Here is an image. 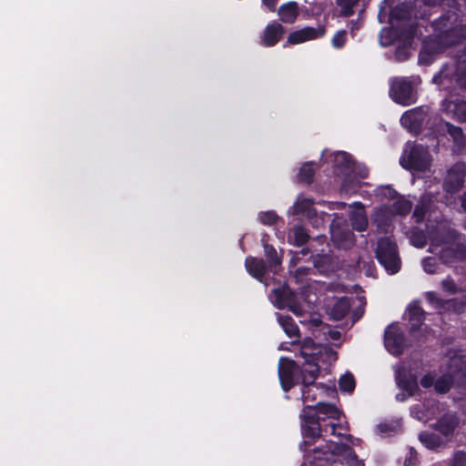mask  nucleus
Wrapping results in <instances>:
<instances>
[{"mask_svg":"<svg viewBox=\"0 0 466 466\" xmlns=\"http://www.w3.org/2000/svg\"><path fill=\"white\" fill-rule=\"evenodd\" d=\"M278 320L283 328L286 334L290 337H297L299 334V328L293 322L292 319L289 316L278 315Z\"/></svg>","mask_w":466,"mask_h":466,"instance_id":"nucleus-28","label":"nucleus"},{"mask_svg":"<svg viewBox=\"0 0 466 466\" xmlns=\"http://www.w3.org/2000/svg\"><path fill=\"white\" fill-rule=\"evenodd\" d=\"M346 43V33L345 31H339L332 38V46L335 48H340Z\"/></svg>","mask_w":466,"mask_h":466,"instance_id":"nucleus-42","label":"nucleus"},{"mask_svg":"<svg viewBox=\"0 0 466 466\" xmlns=\"http://www.w3.org/2000/svg\"><path fill=\"white\" fill-rule=\"evenodd\" d=\"M300 355L305 360L302 367V382L301 399L305 404L307 411H313L314 406L309 402H313L317 400L318 392L322 391V388L314 384L315 380L318 378L319 367L318 361L322 357L323 353H329L328 350L316 345L310 339H305L301 344Z\"/></svg>","mask_w":466,"mask_h":466,"instance_id":"nucleus-2","label":"nucleus"},{"mask_svg":"<svg viewBox=\"0 0 466 466\" xmlns=\"http://www.w3.org/2000/svg\"><path fill=\"white\" fill-rule=\"evenodd\" d=\"M377 258L389 274L397 273L401 265L397 247L390 239L385 238L378 242Z\"/></svg>","mask_w":466,"mask_h":466,"instance_id":"nucleus-6","label":"nucleus"},{"mask_svg":"<svg viewBox=\"0 0 466 466\" xmlns=\"http://www.w3.org/2000/svg\"><path fill=\"white\" fill-rule=\"evenodd\" d=\"M325 33V27L321 25L318 27H304L290 33L288 36V43L291 45L302 44L307 41L318 39L323 36Z\"/></svg>","mask_w":466,"mask_h":466,"instance_id":"nucleus-15","label":"nucleus"},{"mask_svg":"<svg viewBox=\"0 0 466 466\" xmlns=\"http://www.w3.org/2000/svg\"><path fill=\"white\" fill-rule=\"evenodd\" d=\"M400 163L402 167L420 177L431 172L432 158L423 145L408 142Z\"/></svg>","mask_w":466,"mask_h":466,"instance_id":"nucleus-3","label":"nucleus"},{"mask_svg":"<svg viewBox=\"0 0 466 466\" xmlns=\"http://www.w3.org/2000/svg\"><path fill=\"white\" fill-rule=\"evenodd\" d=\"M313 415H317L319 420L325 419L339 420L340 411L334 405L319 402Z\"/></svg>","mask_w":466,"mask_h":466,"instance_id":"nucleus-22","label":"nucleus"},{"mask_svg":"<svg viewBox=\"0 0 466 466\" xmlns=\"http://www.w3.org/2000/svg\"><path fill=\"white\" fill-rule=\"evenodd\" d=\"M453 376L456 377V378H460L461 376V370L460 371H456L455 375H453Z\"/></svg>","mask_w":466,"mask_h":466,"instance_id":"nucleus-59","label":"nucleus"},{"mask_svg":"<svg viewBox=\"0 0 466 466\" xmlns=\"http://www.w3.org/2000/svg\"><path fill=\"white\" fill-rule=\"evenodd\" d=\"M330 161L333 163L337 176H343L341 183V190L345 193L351 191L350 184L353 182L356 177L364 178L368 175V169L360 167L353 162L351 157L344 152L339 151L329 155Z\"/></svg>","mask_w":466,"mask_h":466,"instance_id":"nucleus-4","label":"nucleus"},{"mask_svg":"<svg viewBox=\"0 0 466 466\" xmlns=\"http://www.w3.org/2000/svg\"><path fill=\"white\" fill-rule=\"evenodd\" d=\"M451 466H466V453L463 451L455 453Z\"/></svg>","mask_w":466,"mask_h":466,"instance_id":"nucleus-43","label":"nucleus"},{"mask_svg":"<svg viewBox=\"0 0 466 466\" xmlns=\"http://www.w3.org/2000/svg\"><path fill=\"white\" fill-rule=\"evenodd\" d=\"M301 429L305 439V442L314 440L320 436L319 420L313 415V411H307L303 409L301 413Z\"/></svg>","mask_w":466,"mask_h":466,"instance_id":"nucleus-14","label":"nucleus"},{"mask_svg":"<svg viewBox=\"0 0 466 466\" xmlns=\"http://www.w3.org/2000/svg\"><path fill=\"white\" fill-rule=\"evenodd\" d=\"M280 19L284 23H293L298 15V5L296 3H289L282 5L279 9Z\"/></svg>","mask_w":466,"mask_h":466,"instance_id":"nucleus-26","label":"nucleus"},{"mask_svg":"<svg viewBox=\"0 0 466 466\" xmlns=\"http://www.w3.org/2000/svg\"><path fill=\"white\" fill-rule=\"evenodd\" d=\"M350 304L348 299L341 298L327 308L329 317L335 320L342 319L349 312Z\"/></svg>","mask_w":466,"mask_h":466,"instance_id":"nucleus-19","label":"nucleus"},{"mask_svg":"<svg viewBox=\"0 0 466 466\" xmlns=\"http://www.w3.org/2000/svg\"><path fill=\"white\" fill-rule=\"evenodd\" d=\"M359 0H337V5L340 8L341 15L348 16L353 13V6Z\"/></svg>","mask_w":466,"mask_h":466,"instance_id":"nucleus-38","label":"nucleus"},{"mask_svg":"<svg viewBox=\"0 0 466 466\" xmlns=\"http://www.w3.org/2000/svg\"><path fill=\"white\" fill-rule=\"evenodd\" d=\"M259 221L268 226L274 225L278 220V216L273 211L261 212L258 215Z\"/></svg>","mask_w":466,"mask_h":466,"instance_id":"nucleus-39","label":"nucleus"},{"mask_svg":"<svg viewBox=\"0 0 466 466\" xmlns=\"http://www.w3.org/2000/svg\"><path fill=\"white\" fill-rule=\"evenodd\" d=\"M434 382V380H433V377L431 376V375H426L424 376L421 380H420V383L421 385L424 387V388H429L431 387Z\"/></svg>","mask_w":466,"mask_h":466,"instance_id":"nucleus-46","label":"nucleus"},{"mask_svg":"<svg viewBox=\"0 0 466 466\" xmlns=\"http://www.w3.org/2000/svg\"><path fill=\"white\" fill-rule=\"evenodd\" d=\"M420 441L429 449H436L441 445L440 438L433 433H421L420 435Z\"/></svg>","mask_w":466,"mask_h":466,"instance_id":"nucleus-32","label":"nucleus"},{"mask_svg":"<svg viewBox=\"0 0 466 466\" xmlns=\"http://www.w3.org/2000/svg\"><path fill=\"white\" fill-rule=\"evenodd\" d=\"M407 315L409 319V322L410 323V328L412 330L417 329L422 323L423 319V310L417 303H411L408 309Z\"/></svg>","mask_w":466,"mask_h":466,"instance_id":"nucleus-25","label":"nucleus"},{"mask_svg":"<svg viewBox=\"0 0 466 466\" xmlns=\"http://www.w3.org/2000/svg\"><path fill=\"white\" fill-rule=\"evenodd\" d=\"M384 344L390 354L399 355L401 353L404 347V338L402 330L398 325H390L387 328L384 335Z\"/></svg>","mask_w":466,"mask_h":466,"instance_id":"nucleus-13","label":"nucleus"},{"mask_svg":"<svg viewBox=\"0 0 466 466\" xmlns=\"http://www.w3.org/2000/svg\"><path fill=\"white\" fill-rule=\"evenodd\" d=\"M325 431L347 441V443L339 445L331 441L329 444L318 446L309 451L305 456V463L309 466H329L333 464L359 466L357 456L350 447L352 439L348 435L347 424L342 422H329L325 426Z\"/></svg>","mask_w":466,"mask_h":466,"instance_id":"nucleus-1","label":"nucleus"},{"mask_svg":"<svg viewBox=\"0 0 466 466\" xmlns=\"http://www.w3.org/2000/svg\"><path fill=\"white\" fill-rule=\"evenodd\" d=\"M418 83L417 79H413V82L397 77L390 81V97L397 103L408 106L416 101V94L414 90V85Z\"/></svg>","mask_w":466,"mask_h":466,"instance_id":"nucleus-7","label":"nucleus"},{"mask_svg":"<svg viewBox=\"0 0 466 466\" xmlns=\"http://www.w3.org/2000/svg\"><path fill=\"white\" fill-rule=\"evenodd\" d=\"M453 255V250L451 249V248H446L444 250L441 251V259L444 261V262H450L451 259H450V256L451 255Z\"/></svg>","mask_w":466,"mask_h":466,"instance_id":"nucleus-47","label":"nucleus"},{"mask_svg":"<svg viewBox=\"0 0 466 466\" xmlns=\"http://www.w3.org/2000/svg\"><path fill=\"white\" fill-rule=\"evenodd\" d=\"M452 384L451 376H443L434 382L435 390L440 393L447 392Z\"/></svg>","mask_w":466,"mask_h":466,"instance_id":"nucleus-37","label":"nucleus"},{"mask_svg":"<svg viewBox=\"0 0 466 466\" xmlns=\"http://www.w3.org/2000/svg\"><path fill=\"white\" fill-rule=\"evenodd\" d=\"M454 30L446 32L445 35L437 37H431L426 40L423 44L422 50L420 53V61L424 64H429L435 54L441 53L445 46H443L444 40L453 38Z\"/></svg>","mask_w":466,"mask_h":466,"instance_id":"nucleus-10","label":"nucleus"},{"mask_svg":"<svg viewBox=\"0 0 466 466\" xmlns=\"http://www.w3.org/2000/svg\"><path fill=\"white\" fill-rule=\"evenodd\" d=\"M443 76H444V73L441 72L439 76H437L433 78V81L435 83L442 84L443 83V81H442Z\"/></svg>","mask_w":466,"mask_h":466,"instance_id":"nucleus-52","label":"nucleus"},{"mask_svg":"<svg viewBox=\"0 0 466 466\" xmlns=\"http://www.w3.org/2000/svg\"><path fill=\"white\" fill-rule=\"evenodd\" d=\"M295 362L287 358H280L279 362V377L282 389L288 391L294 385Z\"/></svg>","mask_w":466,"mask_h":466,"instance_id":"nucleus-16","label":"nucleus"},{"mask_svg":"<svg viewBox=\"0 0 466 466\" xmlns=\"http://www.w3.org/2000/svg\"><path fill=\"white\" fill-rule=\"evenodd\" d=\"M428 116V108L424 106L416 107L406 111L401 118V126L411 133H418Z\"/></svg>","mask_w":466,"mask_h":466,"instance_id":"nucleus-11","label":"nucleus"},{"mask_svg":"<svg viewBox=\"0 0 466 466\" xmlns=\"http://www.w3.org/2000/svg\"><path fill=\"white\" fill-rule=\"evenodd\" d=\"M464 167L462 165H456L451 167L444 182V187L448 192L457 191L463 184Z\"/></svg>","mask_w":466,"mask_h":466,"instance_id":"nucleus-17","label":"nucleus"},{"mask_svg":"<svg viewBox=\"0 0 466 466\" xmlns=\"http://www.w3.org/2000/svg\"><path fill=\"white\" fill-rule=\"evenodd\" d=\"M265 256L268 260L269 267L274 273L278 272V268L281 264V258L278 256L277 250L268 244L264 245Z\"/></svg>","mask_w":466,"mask_h":466,"instance_id":"nucleus-30","label":"nucleus"},{"mask_svg":"<svg viewBox=\"0 0 466 466\" xmlns=\"http://www.w3.org/2000/svg\"><path fill=\"white\" fill-rule=\"evenodd\" d=\"M434 410H435V409L433 407L431 409H427L425 410H420V406L417 405V406L412 407L410 412L414 418H416L420 420L427 421V420H430L433 417Z\"/></svg>","mask_w":466,"mask_h":466,"instance_id":"nucleus-35","label":"nucleus"},{"mask_svg":"<svg viewBox=\"0 0 466 466\" xmlns=\"http://www.w3.org/2000/svg\"><path fill=\"white\" fill-rule=\"evenodd\" d=\"M294 346L295 343L294 342H290V343H287V342H283V343H280L279 346V350H291V349L289 347V346Z\"/></svg>","mask_w":466,"mask_h":466,"instance_id":"nucleus-50","label":"nucleus"},{"mask_svg":"<svg viewBox=\"0 0 466 466\" xmlns=\"http://www.w3.org/2000/svg\"><path fill=\"white\" fill-rule=\"evenodd\" d=\"M349 208L348 217L352 229L358 232L367 230L369 218L365 206L361 202H354L349 206Z\"/></svg>","mask_w":466,"mask_h":466,"instance_id":"nucleus-12","label":"nucleus"},{"mask_svg":"<svg viewBox=\"0 0 466 466\" xmlns=\"http://www.w3.org/2000/svg\"><path fill=\"white\" fill-rule=\"evenodd\" d=\"M283 34V26L280 24L274 22L267 25L263 31L260 37L261 45L265 46H273L281 39Z\"/></svg>","mask_w":466,"mask_h":466,"instance_id":"nucleus-18","label":"nucleus"},{"mask_svg":"<svg viewBox=\"0 0 466 466\" xmlns=\"http://www.w3.org/2000/svg\"><path fill=\"white\" fill-rule=\"evenodd\" d=\"M455 43H456V42H454V40L452 39V40L451 41L450 45H454ZM449 46V44H447L445 46Z\"/></svg>","mask_w":466,"mask_h":466,"instance_id":"nucleus-62","label":"nucleus"},{"mask_svg":"<svg viewBox=\"0 0 466 466\" xmlns=\"http://www.w3.org/2000/svg\"><path fill=\"white\" fill-rule=\"evenodd\" d=\"M324 223L323 218H317L315 220L312 221V225L316 228H319Z\"/></svg>","mask_w":466,"mask_h":466,"instance_id":"nucleus-51","label":"nucleus"},{"mask_svg":"<svg viewBox=\"0 0 466 466\" xmlns=\"http://www.w3.org/2000/svg\"><path fill=\"white\" fill-rule=\"evenodd\" d=\"M448 127L449 134L453 137V139L459 144H463V137H462V132L461 129L453 126H451L450 124H446Z\"/></svg>","mask_w":466,"mask_h":466,"instance_id":"nucleus-41","label":"nucleus"},{"mask_svg":"<svg viewBox=\"0 0 466 466\" xmlns=\"http://www.w3.org/2000/svg\"><path fill=\"white\" fill-rule=\"evenodd\" d=\"M376 195L381 201L391 200L393 202L398 199H404L402 197H399L397 192L390 186H381L376 189Z\"/></svg>","mask_w":466,"mask_h":466,"instance_id":"nucleus-31","label":"nucleus"},{"mask_svg":"<svg viewBox=\"0 0 466 466\" xmlns=\"http://www.w3.org/2000/svg\"><path fill=\"white\" fill-rule=\"evenodd\" d=\"M278 0H262V4L269 10L274 11L277 5Z\"/></svg>","mask_w":466,"mask_h":466,"instance_id":"nucleus-48","label":"nucleus"},{"mask_svg":"<svg viewBox=\"0 0 466 466\" xmlns=\"http://www.w3.org/2000/svg\"><path fill=\"white\" fill-rule=\"evenodd\" d=\"M422 268L425 272L434 274L438 272V265L433 258H427L422 260Z\"/></svg>","mask_w":466,"mask_h":466,"instance_id":"nucleus-40","label":"nucleus"},{"mask_svg":"<svg viewBox=\"0 0 466 466\" xmlns=\"http://www.w3.org/2000/svg\"><path fill=\"white\" fill-rule=\"evenodd\" d=\"M442 287L444 289H446L449 292H454L455 291V284L452 280L447 279L442 281Z\"/></svg>","mask_w":466,"mask_h":466,"instance_id":"nucleus-45","label":"nucleus"},{"mask_svg":"<svg viewBox=\"0 0 466 466\" xmlns=\"http://www.w3.org/2000/svg\"><path fill=\"white\" fill-rule=\"evenodd\" d=\"M411 207V203L407 199H398L391 206L382 205L374 212L373 222L379 228L386 230L396 216L408 214Z\"/></svg>","mask_w":466,"mask_h":466,"instance_id":"nucleus-5","label":"nucleus"},{"mask_svg":"<svg viewBox=\"0 0 466 466\" xmlns=\"http://www.w3.org/2000/svg\"><path fill=\"white\" fill-rule=\"evenodd\" d=\"M311 322H312V324H313L314 326H316V327H317V326H319V325L320 324V320H319V319H317V318L312 319H311Z\"/></svg>","mask_w":466,"mask_h":466,"instance_id":"nucleus-56","label":"nucleus"},{"mask_svg":"<svg viewBox=\"0 0 466 466\" xmlns=\"http://www.w3.org/2000/svg\"><path fill=\"white\" fill-rule=\"evenodd\" d=\"M271 301L277 308H288L297 316H302L305 311V306L300 302L299 297L291 292L289 288L273 290Z\"/></svg>","mask_w":466,"mask_h":466,"instance_id":"nucleus-8","label":"nucleus"},{"mask_svg":"<svg viewBox=\"0 0 466 466\" xmlns=\"http://www.w3.org/2000/svg\"><path fill=\"white\" fill-rule=\"evenodd\" d=\"M340 390L346 392H351L355 388V380L351 374L346 373L341 376L339 381Z\"/></svg>","mask_w":466,"mask_h":466,"instance_id":"nucleus-36","label":"nucleus"},{"mask_svg":"<svg viewBox=\"0 0 466 466\" xmlns=\"http://www.w3.org/2000/svg\"><path fill=\"white\" fill-rule=\"evenodd\" d=\"M298 272H303V273H305V272H306V269H304V268H299V269H298Z\"/></svg>","mask_w":466,"mask_h":466,"instance_id":"nucleus-61","label":"nucleus"},{"mask_svg":"<svg viewBox=\"0 0 466 466\" xmlns=\"http://www.w3.org/2000/svg\"><path fill=\"white\" fill-rule=\"evenodd\" d=\"M428 5H435L436 0H424Z\"/></svg>","mask_w":466,"mask_h":466,"instance_id":"nucleus-58","label":"nucleus"},{"mask_svg":"<svg viewBox=\"0 0 466 466\" xmlns=\"http://www.w3.org/2000/svg\"><path fill=\"white\" fill-rule=\"evenodd\" d=\"M339 333L338 331H332V332L330 333V336H331V338H332L333 339H338V338H339Z\"/></svg>","mask_w":466,"mask_h":466,"instance_id":"nucleus-57","label":"nucleus"},{"mask_svg":"<svg viewBox=\"0 0 466 466\" xmlns=\"http://www.w3.org/2000/svg\"><path fill=\"white\" fill-rule=\"evenodd\" d=\"M411 243L413 246L417 248H422L425 244V241L422 238H416L415 237H413L411 238Z\"/></svg>","mask_w":466,"mask_h":466,"instance_id":"nucleus-49","label":"nucleus"},{"mask_svg":"<svg viewBox=\"0 0 466 466\" xmlns=\"http://www.w3.org/2000/svg\"><path fill=\"white\" fill-rule=\"evenodd\" d=\"M442 107L448 115L456 116L461 121L466 120V102L457 104L454 100L445 99Z\"/></svg>","mask_w":466,"mask_h":466,"instance_id":"nucleus-21","label":"nucleus"},{"mask_svg":"<svg viewBox=\"0 0 466 466\" xmlns=\"http://www.w3.org/2000/svg\"><path fill=\"white\" fill-rule=\"evenodd\" d=\"M384 427H386V425H380V428L382 431H386V430L384 429Z\"/></svg>","mask_w":466,"mask_h":466,"instance_id":"nucleus-60","label":"nucleus"},{"mask_svg":"<svg viewBox=\"0 0 466 466\" xmlns=\"http://www.w3.org/2000/svg\"><path fill=\"white\" fill-rule=\"evenodd\" d=\"M312 200L304 197H299L296 203L293 206V212L295 214H303L309 219H313L317 217V211L312 207Z\"/></svg>","mask_w":466,"mask_h":466,"instance_id":"nucleus-20","label":"nucleus"},{"mask_svg":"<svg viewBox=\"0 0 466 466\" xmlns=\"http://www.w3.org/2000/svg\"><path fill=\"white\" fill-rule=\"evenodd\" d=\"M315 169L313 168V165L310 163L304 164L298 174V178L301 182L310 183L312 181V177L314 175Z\"/></svg>","mask_w":466,"mask_h":466,"instance_id":"nucleus-33","label":"nucleus"},{"mask_svg":"<svg viewBox=\"0 0 466 466\" xmlns=\"http://www.w3.org/2000/svg\"><path fill=\"white\" fill-rule=\"evenodd\" d=\"M246 268L251 276L263 281L262 278L266 272V266L262 259L248 258L246 259Z\"/></svg>","mask_w":466,"mask_h":466,"instance_id":"nucleus-23","label":"nucleus"},{"mask_svg":"<svg viewBox=\"0 0 466 466\" xmlns=\"http://www.w3.org/2000/svg\"><path fill=\"white\" fill-rule=\"evenodd\" d=\"M327 151H324L323 154H322V157H325V156L327 155Z\"/></svg>","mask_w":466,"mask_h":466,"instance_id":"nucleus-63","label":"nucleus"},{"mask_svg":"<svg viewBox=\"0 0 466 466\" xmlns=\"http://www.w3.org/2000/svg\"><path fill=\"white\" fill-rule=\"evenodd\" d=\"M309 239V235L306 229L300 226H296L290 229L288 240L290 244L295 246H302Z\"/></svg>","mask_w":466,"mask_h":466,"instance_id":"nucleus-27","label":"nucleus"},{"mask_svg":"<svg viewBox=\"0 0 466 466\" xmlns=\"http://www.w3.org/2000/svg\"><path fill=\"white\" fill-rule=\"evenodd\" d=\"M426 212V207L424 204L418 205L413 212V217L418 222L421 221Z\"/></svg>","mask_w":466,"mask_h":466,"instance_id":"nucleus-44","label":"nucleus"},{"mask_svg":"<svg viewBox=\"0 0 466 466\" xmlns=\"http://www.w3.org/2000/svg\"><path fill=\"white\" fill-rule=\"evenodd\" d=\"M335 466H337V465H335Z\"/></svg>","mask_w":466,"mask_h":466,"instance_id":"nucleus-64","label":"nucleus"},{"mask_svg":"<svg viewBox=\"0 0 466 466\" xmlns=\"http://www.w3.org/2000/svg\"><path fill=\"white\" fill-rule=\"evenodd\" d=\"M397 382L400 388L406 392V393H399L396 395V399L399 401H404L407 397L412 396L415 392V390L418 388L416 380H406L401 378L400 374L397 375Z\"/></svg>","mask_w":466,"mask_h":466,"instance_id":"nucleus-24","label":"nucleus"},{"mask_svg":"<svg viewBox=\"0 0 466 466\" xmlns=\"http://www.w3.org/2000/svg\"><path fill=\"white\" fill-rule=\"evenodd\" d=\"M331 240L339 248H351L356 241L354 233L349 229L342 218L336 216L330 224Z\"/></svg>","mask_w":466,"mask_h":466,"instance_id":"nucleus-9","label":"nucleus"},{"mask_svg":"<svg viewBox=\"0 0 466 466\" xmlns=\"http://www.w3.org/2000/svg\"><path fill=\"white\" fill-rule=\"evenodd\" d=\"M426 296L430 301H433L435 299V294L433 292H428Z\"/></svg>","mask_w":466,"mask_h":466,"instance_id":"nucleus-53","label":"nucleus"},{"mask_svg":"<svg viewBox=\"0 0 466 466\" xmlns=\"http://www.w3.org/2000/svg\"><path fill=\"white\" fill-rule=\"evenodd\" d=\"M461 206L464 208V210H466V194H464L462 197Z\"/></svg>","mask_w":466,"mask_h":466,"instance_id":"nucleus-55","label":"nucleus"},{"mask_svg":"<svg viewBox=\"0 0 466 466\" xmlns=\"http://www.w3.org/2000/svg\"><path fill=\"white\" fill-rule=\"evenodd\" d=\"M461 360L457 358H453L451 360V368L454 365H457Z\"/></svg>","mask_w":466,"mask_h":466,"instance_id":"nucleus-54","label":"nucleus"},{"mask_svg":"<svg viewBox=\"0 0 466 466\" xmlns=\"http://www.w3.org/2000/svg\"><path fill=\"white\" fill-rule=\"evenodd\" d=\"M457 425V420L452 415L444 416L439 422L437 429L445 436L451 435Z\"/></svg>","mask_w":466,"mask_h":466,"instance_id":"nucleus-29","label":"nucleus"},{"mask_svg":"<svg viewBox=\"0 0 466 466\" xmlns=\"http://www.w3.org/2000/svg\"><path fill=\"white\" fill-rule=\"evenodd\" d=\"M397 32L394 28H383L380 35V43L382 46H388L394 43Z\"/></svg>","mask_w":466,"mask_h":466,"instance_id":"nucleus-34","label":"nucleus"}]
</instances>
